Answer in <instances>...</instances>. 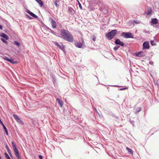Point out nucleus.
<instances>
[{
  "mask_svg": "<svg viewBox=\"0 0 159 159\" xmlns=\"http://www.w3.org/2000/svg\"><path fill=\"white\" fill-rule=\"evenodd\" d=\"M60 37L68 42H72L74 41V38L68 30L62 29L60 31Z\"/></svg>",
  "mask_w": 159,
  "mask_h": 159,
  "instance_id": "f257e3e1",
  "label": "nucleus"
},
{
  "mask_svg": "<svg viewBox=\"0 0 159 159\" xmlns=\"http://www.w3.org/2000/svg\"><path fill=\"white\" fill-rule=\"evenodd\" d=\"M117 31L116 30H113L111 32L108 33L106 35V38L109 40H111L116 34Z\"/></svg>",
  "mask_w": 159,
  "mask_h": 159,
  "instance_id": "f03ea898",
  "label": "nucleus"
},
{
  "mask_svg": "<svg viewBox=\"0 0 159 159\" xmlns=\"http://www.w3.org/2000/svg\"><path fill=\"white\" fill-rule=\"evenodd\" d=\"M11 145L13 147V151L14 152L15 156L18 159H21L20 157V154L19 152V151L16 148V145L14 143L11 142Z\"/></svg>",
  "mask_w": 159,
  "mask_h": 159,
  "instance_id": "7ed1b4c3",
  "label": "nucleus"
},
{
  "mask_svg": "<svg viewBox=\"0 0 159 159\" xmlns=\"http://www.w3.org/2000/svg\"><path fill=\"white\" fill-rule=\"evenodd\" d=\"M121 36L125 38H134L133 35L129 32H123L121 34Z\"/></svg>",
  "mask_w": 159,
  "mask_h": 159,
  "instance_id": "20e7f679",
  "label": "nucleus"
},
{
  "mask_svg": "<svg viewBox=\"0 0 159 159\" xmlns=\"http://www.w3.org/2000/svg\"><path fill=\"white\" fill-rule=\"evenodd\" d=\"M3 58L5 60L10 62L12 64H16L17 62V61H14L13 59H9L8 57L5 56L3 57Z\"/></svg>",
  "mask_w": 159,
  "mask_h": 159,
  "instance_id": "39448f33",
  "label": "nucleus"
},
{
  "mask_svg": "<svg viewBox=\"0 0 159 159\" xmlns=\"http://www.w3.org/2000/svg\"><path fill=\"white\" fill-rule=\"evenodd\" d=\"M149 48V42L147 41L144 42L143 44V49H148Z\"/></svg>",
  "mask_w": 159,
  "mask_h": 159,
  "instance_id": "423d86ee",
  "label": "nucleus"
},
{
  "mask_svg": "<svg viewBox=\"0 0 159 159\" xmlns=\"http://www.w3.org/2000/svg\"><path fill=\"white\" fill-rule=\"evenodd\" d=\"M13 116L14 117V119L16 120L17 122H18L19 123L21 124L22 122L20 120V119L19 118L18 116L17 115L14 114L13 115Z\"/></svg>",
  "mask_w": 159,
  "mask_h": 159,
  "instance_id": "0eeeda50",
  "label": "nucleus"
},
{
  "mask_svg": "<svg viewBox=\"0 0 159 159\" xmlns=\"http://www.w3.org/2000/svg\"><path fill=\"white\" fill-rule=\"evenodd\" d=\"M56 100L57 101L59 106L61 107H62L63 105V102L58 98H57Z\"/></svg>",
  "mask_w": 159,
  "mask_h": 159,
  "instance_id": "6e6552de",
  "label": "nucleus"
},
{
  "mask_svg": "<svg viewBox=\"0 0 159 159\" xmlns=\"http://www.w3.org/2000/svg\"><path fill=\"white\" fill-rule=\"evenodd\" d=\"M55 45L57 46L59 48L61 49L62 50H64V47L63 46V45H62V46H60L58 43L57 42H55Z\"/></svg>",
  "mask_w": 159,
  "mask_h": 159,
  "instance_id": "1a4fd4ad",
  "label": "nucleus"
},
{
  "mask_svg": "<svg viewBox=\"0 0 159 159\" xmlns=\"http://www.w3.org/2000/svg\"><path fill=\"white\" fill-rule=\"evenodd\" d=\"M151 23H152L153 24H156L158 23V20L155 18H152L151 19Z\"/></svg>",
  "mask_w": 159,
  "mask_h": 159,
  "instance_id": "9d476101",
  "label": "nucleus"
},
{
  "mask_svg": "<svg viewBox=\"0 0 159 159\" xmlns=\"http://www.w3.org/2000/svg\"><path fill=\"white\" fill-rule=\"evenodd\" d=\"M51 19V23L52 24V27L54 28H55L56 27V24L55 21L52 19Z\"/></svg>",
  "mask_w": 159,
  "mask_h": 159,
  "instance_id": "9b49d317",
  "label": "nucleus"
},
{
  "mask_svg": "<svg viewBox=\"0 0 159 159\" xmlns=\"http://www.w3.org/2000/svg\"><path fill=\"white\" fill-rule=\"evenodd\" d=\"M75 45L77 47L80 48H82L83 46V44L80 42H75Z\"/></svg>",
  "mask_w": 159,
  "mask_h": 159,
  "instance_id": "f8f14e48",
  "label": "nucleus"
},
{
  "mask_svg": "<svg viewBox=\"0 0 159 159\" xmlns=\"http://www.w3.org/2000/svg\"><path fill=\"white\" fill-rule=\"evenodd\" d=\"M29 14L31 16H32L37 18L38 17V16L35 15L34 13H32V12H31L30 11L28 10L27 11Z\"/></svg>",
  "mask_w": 159,
  "mask_h": 159,
  "instance_id": "ddd939ff",
  "label": "nucleus"
},
{
  "mask_svg": "<svg viewBox=\"0 0 159 159\" xmlns=\"http://www.w3.org/2000/svg\"><path fill=\"white\" fill-rule=\"evenodd\" d=\"M126 149L128 151V152L131 154L132 155H133V151L132 149L128 147H126Z\"/></svg>",
  "mask_w": 159,
  "mask_h": 159,
  "instance_id": "4468645a",
  "label": "nucleus"
},
{
  "mask_svg": "<svg viewBox=\"0 0 159 159\" xmlns=\"http://www.w3.org/2000/svg\"><path fill=\"white\" fill-rule=\"evenodd\" d=\"M1 36L3 38H4L6 40H7L8 39V37L7 35L5 34L2 33L1 35Z\"/></svg>",
  "mask_w": 159,
  "mask_h": 159,
  "instance_id": "2eb2a0df",
  "label": "nucleus"
},
{
  "mask_svg": "<svg viewBox=\"0 0 159 159\" xmlns=\"http://www.w3.org/2000/svg\"><path fill=\"white\" fill-rule=\"evenodd\" d=\"M35 1L39 3L40 7H42L43 5V2L41 0H35Z\"/></svg>",
  "mask_w": 159,
  "mask_h": 159,
  "instance_id": "dca6fc26",
  "label": "nucleus"
},
{
  "mask_svg": "<svg viewBox=\"0 0 159 159\" xmlns=\"http://www.w3.org/2000/svg\"><path fill=\"white\" fill-rule=\"evenodd\" d=\"M152 9L151 8H150L149 9H148L147 12V15H150L152 14Z\"/></svg>",
  "mask_w": 159,
  "mask_h": 159,
  "instance_id": "f3484780",
  "label": "nucleus"
},
{
  "mask_svg": "<svg viewBox=\"0 0 159 159\" xmlns=\"http://www.w3.org/2000/svg\"><path fill=\"white\" fill-rule=\"evenodd\" d=\"M2 125L3 126V129H4L5 132V133H6V134L7 135H8V131H7V129L6 128L5 126V125H4V124H3Z\"/></svg>",
  "mask_w": 159,
  "mask_h": 159,
  "instance_id": "a211bd4d",
  "label": "nucleus"
},
{
  "mask_svg": "<svg viewBox=\"0 0 159 159\" xmlns=\"http://www.w3.org/2000/svg\"><path fill=\"white\" fill-rule=\"evenodd\" d=\"M121 41L119 39H116L115 41V43L116 44H120V43Z\"/></svg>",
  "mask_w": 159,
  "mask_h": 159,
  "instance_id": "6ab92c4d",
  "label": "nucleus"
},
{
  "mask_svg": "<svg viewBox=\"0 0 159 159\" xmlns=\"http://www.w3.org/2000/svg\"><path fill=\"white\" fill-rule=\"evenodd\" d=\"M4 155H5V157L6 158H7V159H11L10 157L8 155L7 153L5 152L4 153Z\"/></svg>",
  "mask_w": 159,
  "mask_h": 159,
  "instance_id": "aec40b11",
  "label": "nucleus"
},
{
  "mask_svg": "<svg viewBox=\"0 0 159 159\" xmlns=\"http://www.w3.org/2000/svg\"><path fill=\"white\" fill-rule=\"evenodd\" d=\"M141 110V107H139L138 108L137 110L135 112V113H137L140 111Z\"/></svg>",
  "mask_w": 159,
  "mask_h": 159,
  "instance_id": "412c9836",
  "label": "nucleus"
},
{
  "mask_svg": "<svg viewBox=\"0 0 159 159\" xmlns=\"http://www.w3.org/2000/svg\"><path fill=\"white\" fill-rule=\"evenodd\" d=\"M69 11L73 13L74 12V11L71 8H69Z\"/></svg>",
  "mask_w": 159,
  "mask_h": 159,
  "instance_id": "4be33fe9",
  "label": "nucleus"
},
{
  "mask_svg": "<svg viewBox=\"0 0 159 159\" xmlns=\"http://www.w3.org/2000/svg\"><path fill=\"white\" fill-rule=\"evenodd\" d=\"M5 147L7 152H9V151H11L10 148H9L8 147L7 145H6Z\"/></svg>",
  "mask_w": 159,
  "mask_h": 159,
  "instance_id": "5701e85b",
  "label": "nucleus"
},
{
  "mask_svg": "<svg viewBox=\"0 0 159 159\" xmlns=\"http://www.w3.org/2000/svg\"><path fill=\"white\" fill-rule=\"evenodd\" d=\"M15 44L16 45V46H19L20 45V43H19V42H17L15 41Z\"/></svg>",
  "mask_w": 159,
  "mask_h": 159,
  "instance_id": "b1692460",
  "label": "nucleus"
},
{
  "mask_svg": "<svg viewBox=\"0 0 159 159\" xmlns=\"http://www.w3.org/2000/svg\"><path fill=\"white\" fill-rule=\"evenodd\" d=\"M151 44L152 46L155 45H156V44L154 43V41L153 40L151 41Z\"/></svg>",
  "mask_w": 159,
  "mask_h": 159,
  "instance_id": "393cba45",
  "label": "nucleus"
},
{
  "mask_svg": "<svg viewBox=\"0 0 159 159\" xmlns=\"http://www.w3.org/2000/svg\"><path fill=\"white\" fill-rule=\"evenodd\" d=\"M143 53L142 52H140L139 53H138L137 54L136 53V55L138 57H141L142 56L141 55V53Z\"/></svg>",
  "mask_w": 159,
  "mask_h": 159,
  "instance_id": "a878e982",
  "label": "nucleus"
},
{
  "mask_svg": "<svg viewBox=\"0 0 159 159\" xmlns=\"http://www.w3.org/2000/svg\"><path fill=\"white\" fill-rule=\"evenodd\" d=\"M134 22L136 24H139L140 23V21H138L137 20H134Z\"/></svg>",
  "mask_w": 159,
  "mask_h": 159,
  "instance_id": "bb28decb",
  "label": "nucleus"
},
{
  "mask_svg": "<svg viewBox=\"0 0 159 159\" xmlns=\"http://www.w3.org/2000/svg\"><path fill=\"white\" fill-rule=\"evenodd\" d=\"M54 3L56 7H58L59 6V5L57 3V2L55 1H54Z\"/></svg>",
  "mask_w": 159,
  "mask_h": 159,
  "instance_id": "cd10ccee",
  "label": "nucleus"
},
{
  "mask_svg": "<svg viewBox=\"0 0 159 159\" xmlns=\"http://www.w3.org/2000/svg\"><path fill=\"white\" fill-rule=\"evenodd\" d=\"M96 37H95V36L93 35V40L94 41H96Z\"/></svg>",
  "mask_w": 159,
  "mask_h": 159,
  "instance_id": "c85d7f7f",
  "label": "nucleus"
},
{
  "mask_svg": "<svg viewBox=\"0 0 159 159\" xmlns=\"http://www.w3.org/2000/svg\"><path fill=\"white\" fill-rule=\"evenodd\" d=\"M120 47L119 46H116L114 47V49L116 50L118 49V48Z\"/></svg>",
  "mask_w": 159,
  "mask_h": 159,
  "instance_id": "c756f323",
  "label": "nucleus"
},
{
  "mask_svg": "<svg viewBox=\"0 0 159 159\" xmlns=\"http://www.w3.org/2000/svg\"><path fill=\"white\" fill-rule=\"evenodd\" d=\"M119 44L122 46H123L124 45V43L122 42H120V44Z\"/></svg>",
  "mask_w": 159,
  "mask_h": 159,
  "instance_id": "7c9ffc66",
  "label": "nucleus"
},
{
  "mask_svg": "<svg viewBox=\"0 0 159 159\" xmlns=\"http://www.w3.org/2000/svg\"><path fill=\"white\" fill-rule=\"evenodd\" d=\"M26 16H27V18L29 19H31L32 18L30 16H29L28 15H27Z\"/></svg>",
  "mask_w": 159,
  "mask_h": 159,
  "instance_id": "2f4dec72",
  "label": "nucleus"
},
{
  "mask_svg": "<svg viewBox=\"0 0 159 159\" xmlns=\"http://www.w3.org/2000/svg\"><path fill=\"white\" fill-rule=\"evenodd\" d=\"M79 6L80 7L81 9H82V6H81V4H80V3H79Z\"/></svg>",
  "mask_w": 159,
  "mask_h": 159,
  "instance_id": "473e14b6",
  "label": "nucleus"
},
{
  "mask_svg": "<svg viewBox=\"0 0 159 159\" xmlns=\"http://www.w3.org/2000/svg\"><path fill=\"white\" fill-rule=\"evenodd\" d=\"M8 152L9 154V155H10V156L11 157H12V155L11 154V151H9V152Z\"/></svg>",
  "mask_w": 159,
  "mask_h": 159,
  "instance_id": "72a5a7b5",
  "label": "nucleus"
},
{
  "mask_svg": "<svg viewBox=\"0 0 159 159\" xmlns=\"http://www.w3.org/2000/svg\"><path fill=\"white\" fill-rule=\"evenodd\" d=\"M39 158H40V159H42L43 158L42 156L40 155H39Z\"/></svg>",
  "mask_w": 159,
  "mask_h": 159,
  "instance_id": "f704fd0d",
  "label": "nucleus"
},
{
  "mask_svg": "<svg viewBox=\"0 0 159 159\" xmlns=\"http://www.w3.org/2000/svg\"><path fill=\"white\" fill-rule=\"evenodd\" d=\"M1 40L3 42H6V41L3 39L2 38H1Z\"/></svg>",
  "mask_w": 159,
  "mask_h": 159,
  "instance_id": "c9c22d12",
  "label": "nucleus"
},
{
  "mask_svg": "<svg viewBox=\"0 0 159 159\" xmlns=\"http://www.w3.org/2000/svg\"><path fill=\"white\" fill-rule=\"evenodd\" d=\"M127 89V88H125L123 89H120V90H125Z\"/></svg>",
  "mask_w": 159,
  "mask_h": 159,
  "instance_id": "e433bc0d",
  "label": "nucleus"
},
{
  "mask_svg": "<svg viewBox=\"0 0 159 159\" xmlns=\"http://www.w3.org/2000/svg\"><path fill=\"white\" fill-rule=\"evenodd\" d=\"M0 29L1 30L2 29V26L0 25Z\"/></svg>",
  "mask_w": 159,
  "mask_h": 159,
  "instance_id": "4c0bfd02",
  "label": "nucleus"
},
{
  "mask_svg": "<svg viewBox=\"0 0 159 159\" xmlns=\"http://www.w3.org/2000/svg\"><path fill=\"white\" fill-rule=\"evenodd\" d=\"M150 64H151V63H152V62H150Z\"/></svg>",
  "mask_w": 159,
  "mask_h": 159,
  "instance_id": "58836bf2",
  "label": "nucleus"
},
{
  "mask_svg": "<svg viewBox=\"0 0 159 159\" xmlns=\"http://www.w3.org/2000/svg\"><path fill=\"white\" fill-rule=\"evenodd\" d=\"M150 64H151V63H152V62H150Z\"/></svg>",
  "mask_w": 159,
  "mask_h": 159,
  "instance_id": "ea45409f",
  "label": "nucleus"
},
{
  "mask_svg": "<svg viewBox=\"0 0 159 159\" xmlns=\"http://www.w3.org/2000/svg\"><path fill=\"white\" fill-rule=\"evenodd\" d=\"M1 159V157H0V159Z\"/></svg>",
  "mask_w": 159,
  "mask_h": 159,
  "instance_id": "a19ab883",
  "label": "nucleus"
}]
</instances>
